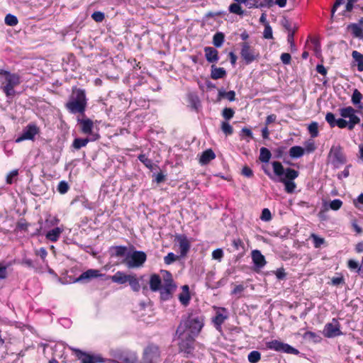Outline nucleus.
Masks as SVG:
<instances>
[{
    "label": "nucleus",
    "instance_id": "nucleus-24",
    "mask_svg": "<svg viewBox=\"0 0 363 363\" xmlns=\"http://www.w3.org/2000/svg\"><path fill=\"white\" fill-rule=\"evenodd\" d=\"M226 76V71L223 67H217L215 65L211 66V77L213 79L224 78Z\"/></svg>",
    "mask_w": 363,
    "mask_h": 363
},
{
    "label": "nucleus",
    "instance_id": "nucleus-11",
    "mask_svg": "<svg viewBox=\"0 0 363 363\" xmlns=\"http://www.w3.org/2000/svg\"><path fill=\"white\" fill-rule=\"evenodd\" d=\"M267 347L277 352H282L287 354H298L299 351L291 345L274 340L267 342Z\"/></svg>",
    "mask_w": 363,
    "mask_h": 363
},
{
    "label": "nucleus",
    "instance_id": "nucleus-17",
    "mask_svg": "<svg viewBox=\"0 0 363 363\" xmlns=\"http://www.w3.org/2000/svg\"><path fill=\"white\" fill-rule=\"evenodd\" d=\"M99 135L96 133L93 135V138L91 139L86 138H75L72 144V148L74 150H79L83 147H85L89 141H94L99 138Z\"/></svg>",
    "mask_w": 363,
    "mask_h": 363
},
{
    "label": "nucleus",
    "instance_id": "nucleus-26",
    "mask_svg": "<svg viewBox=\"0 0 363 363\" xmlns=\"http://www.w3.org/2000/svg\"><path fill=\"white\" fill-rule=\"evenodd\" d=\"M347 118H349V121L345 120V124L342 125L343 128H347L351 130L360 123V118L356 115V113H351Z\"/></svg>",
    "mask_w": 363,
    "mask_h": 363
},
{
    "label": "nucleus",
    "instance_id": "nucleus-22",
    "mask_svg": "<svg viewBox=\"0 0 363 363\" xmlns=\"http://www.w3.org/2000/svg\"><path fill=\"white\" fill-rule=\"evenodd\" d=\"M325 121L328 123L331 128L337 126L340 128H343L342 125H345V119H335V115L331 112L327 113L325 115Z\"/></svg>",
    "mask_w": 363,
    "mask_h": 363
},
{
    "label": "nucleus",
    "instance_id": "nucleus-18",
    "mask_svg": "<svg viewBox=\"0 0 363 363\" xmlns=\"http://www.w3.org/2000/svg\"><path fill=\"white\" fill-rule=\"evenodd\" d=\"M347 29L351 31L354 38L363 40V18L359 20V23H351Z\"/></svg>",
    "mask_w": 363,
    "mask_h": 363
},
{
    "label": "nucleus",
    "instance_id": "nucleus-10",
    "mask_svg": "<svg viewBox=\"0 0 363 363\" xmlns=\"http://www.w3.org/2000/svg\"><path fill=\"white\" fill-rule=\"evenodd\" d=\"M240 55L246 65L252 63L259 57V52H256L255 49L247 42L241 44Z\"/></svg>",
    "mask_w": 363,
    "mask_h": 363
},
{
    "label": "nucleus",
    "instance_id": "nucleus-46",
    "mask_svg": "<svg viewBox=\"0 0 363 363\" xmlns=\"http://www.w3.org/2000/svg\"><path fill=\"white\" fill-rule=\"evenodd\" d=\"M179 259V256L174 255L173 252H169L167 256L164 257V262L166 264H171Z\"/></svg>",
    "mask_w": 363,
    "mask_h": 363
},
{
    "label": "nucleus",
    "instance_id": "nucleus-6",
    "mask_svg": "<svg viewBox=\"0 0 363 363\" xmlns=\"http://www.w3.org/2000/svg\"><path fill=\"white\" fill-rule=\"evenodd\" d=\"M328 159V162L331 163L335 168H339L347 162L346 157L342 152V147L340 145H333L331 147Z\"/></svg>",
    "mask_w": 363,
    "mask_h": 363
},
{
    "label": "nucleus",
    "instance_id": "nucleus-27",
    "mask_svg": "<svg viewBox=\"0 0 363 363\" xmlns=\"http://www.w3.org/2000/svg\"><path fill=\"white\" fill-rule=\"evenodd\" d=\"M162 286L160 277L158 274H154L151 275L150 279V288L152 291L160 290Z\"/></svg>",
    "mask_w": 363,
    "mask_h": 363
},
{
    "label": "nucleus",
    "instance_id": "nucleus-5",
    "mask_svg": "<svg viewBox=\"0 0 363 363\" xmlns=\"http://www.w3.org/2000/svg\"><path fill=\"white\" fill-rule=\"evenodd\" d=\"M111 354L117 363H138L137 354L133 351L116 348L111 350Z\"/></svg>",
    "mask_w": 363,
    "mask_h": 363
},
{
    "label": "nucleus",
    "instance_id": "nucleus-50",
    "mask_svg": "<svg viewBox=\"0 0 363 363\" xmlns=\"http://www.w3.org/2000/svg\"><path fill=\"white\" fill-rule=\"evenodd\" d=\"M138 160L141 162H143L145 165V167H147L149 169H152V164H153L152 161L151 160L148 159L145 156V155H140L138 156Z\"/></svg>",
    "mask_w": 363,
    "mask_h": 363
},
{
    "label": "nucleus",
    "instance_id": "nucleus-61",
    "mask_svg": "<svg viewBox=\"0 0 363 363\" xmlns=\"http://www.w3.org/2000/svg\"><path fill=\"white\" fill-rule=\"evenodd\" d=\"M348 267L350 269H357V272L360 271L362 268L359 266V263L353 259L348 261Z\"/></svg>",
    "mask_w": 363,
    "mask_h": 363
},
{
    "label": "nucleus",
    "instance_id": "nucleus-36",
    "mask_svg": "<svg viewBox=\"0 0 363 363\" xmlns=\"http://www.w3.org/2000/svg\"><path fill=\"white\" fill-rule=\"evenodd\" d=\"M272 157L271 152L267 147H261L260 153H259V160L262 162L267 163L269 162L270 158Z\"/></svg>",
    "mask_w": 363,
    "mask_h": 363
},
{
    "label": "nucleus",
    "instance_id": "nucleus-37",
    "mask_svg": "<svg viewBox=\"0 0 363 363\" xmlns=\"http://www.w3.org/2000/svg\"><path fill=\"white\" fill-rule=\"evenodd\" d=\"M279 181L284 184L285 191L287 193L291 194L294 191L296 186L295 182L291 180H286V179L282 177L280 178Z\"/></svg>",
    "mask_w": 363,
    "mask_h": 363
},
{
    "label": "nucleus",
    "instance_id": "nucleus-33",
    "mask_svg": "<svg viewBox=\"0 0 363 363\" xmlns=\"http://www.w3.org/2000/svg\"><path fill=\"white\" fill-rule=\"evenodd\" d=\"M303 337L308 341H311L314 343L320 342L321 341V337L320 335L316 334L315 333L311 332V331H307L306 332Z\"/></svg>",
    "mask_w": 363,
    "mask_h": 363
},
{
    "label": "nucleus",
    "instance_id": "nucleus-54",
    "mask_svg": "<svg viewBox=\"0 0 363 363\" xmlns=\"http://www.w3.org/2000/svg\"><path fill=\"white\" fill-rule=\"evenodd\" d=\"M298 29V26L296 24L294 25V28L291 31H289L287 36V41L290 45L294 46V33Z\"/></svg>",
    "mask_w": 363,
    "mask_h": 363
},
{
    "label": "nucleus",
    "instance_id": "nucleus-45",
    "mask_svg": "<svg viewBox=\"0 0 363 363\" xmlns=\"http://www.w3.org/2000/svg\"><path fill=\"white\" fill-rule=\"evenodd\" d=\"M235 114V111L231 108H225L222 111V116L226 120H230Z\"/></svg>",
    "mask_w": 363,
    "mask_h": 363
},
{
    "label": "nucleus",
    "instance_id": "nucleus-62",
    "mask_svg": "<svg viewBox=\"0 0 363 363\" xmlns=\"http://www.w3.org/2000/svg\"><path fill=\"white\" fill-rule=\"evenodd\" d=\"M281 25L288 31H291L294 28V26H292L291 23L286 18H284L281 21Z\"/></svg>",
    "mask_w": 363,
    "mask_h": 363
},
{
    "label": "nucleus",
    "instance_id": "nucleus-60",
    "mask_svg": "<svg viewBox=\"0 0 363 363\" xmlns=\"http://www.w3.org/2000/svg\"><path fill=\"white\" fill-rule=\"evenodd\" d=\"M233 246L236 250H239L240 248L244 249V243L240 238L233 240Z\"/></svg>",
    "mask_w": 363,
    "mask_h": 363
},
{
    "label": "nucleus",
    "instance_id": "nucleus-47",
    "mask_svg": "<svg viewBox=\"0 0 363 363\" xmlns=\"http://www.w3.org/2000/svg\"><path fill=\"white\" fill-rule=\"evenodd\" d=\"M225 319H227L226 315H224L220 313H217L216 316L213 318V322H214L215 325H216L218 326H220L224 323Z\"/></svg>",
    "mask_w": 363,
    "mask_h": 363
},
{
    "label": "nucleus",
    "instance_id": "nucleus-43",
    "mask_svg": "<svg viewBox=\"0 0 363 363\" xmlns=\"http://www.w3.org/2000/svg\"><path fill=\"white\" fill-rule=\"evenodd\" d=\"M5 23L9 26H14L18 24V21L16 16L9 13L4 19Z\"/></svg>",
    "mask_w": 363,
    "mask_h": 363
},
{
    "label": "nucleus",
    "instance_id": "nucleus-58",
    "mask_svg": "<svg viewBox=\"0 0 363 363\" xmlns=\"http://www.w3.org/2000/svg\"><path fill=\"white\" fill-rule=\"evenodd\" d=\"M190 104L192 108L197 110L199 106V100L196 96L191 95L189 96Z\"/></svg>",
    "mask_w": 363,
    "mask_h": 363
},
{
    "label": "nucleus",
    "instance_id": "nucleus-29",
    "mask_svg": "<svg viewBox=\"0 0 363 363\" xmlns=\"http://www.w3.org/2000/svg\"><path fill=\"white\" fill-rule=\"evenodd\" d=\"M62 231H63L62 228L56 227V228L49 230L46 233L45 237L48 240H50L52 242H56L59 239L60 235L62 233Z\"/></svg>",
    "mask_w": 363,
    "mask_h": 363
},
{
    "label": "nucleus",
    "instance_id": "nucleus-31",
    "mask_svg": "<svg viewBox=\"0 0 363 363\" xmlns=\"http://www.w3.org/2000/svg\"><path fill=\"white\" fill-rule=\"evenodd\" d=\"M352 57L357 66V69L359 72L363 71V55L357 50L352 52Z\"/></svg>",
    "mask_w": 363,
    "mask_h": 363
},
{
    "label": "nucleus",
    "instance_id": "nucleus-14",
    "mask_svg": "<svg viewBox=\"0 0 363 363\" xmlns=\"http://www.w3.org/2000/svg\"><path fill=\"white\" fill-rule=\"evenodd\" d=\"M325 337L331 338L342 335L340 329V324L336 319L333 320V323H327L323 330Z\"/></svg>",
    "mask_w": 363,
    "mask_h": 363
},
{
    "label": "nucleus",
    "instance_id": "nucleus-20",
    "mask_svg": "<svg viewBox=\"0 0 363 363\" xmlns=\"http://www.w3.org/2000/svg\"><path fill=\"white\" fill-rule=\"evenodd\" d=\"M252 259L255 267L259 269L264 267L267 263L264 256L258 250L252 252Z\"/></svg>",
    "mask_w": 363,
    "mask_h": 363
},
{
    "label": "nucleus",
    "instance_id": "nucleus-32",
    "mask_svg": "<svg viewBox=\"0 0 363 363\" xmlns=\"http://www.w3.org/2000/svg\"><path fill=\"white\" fill-rule=\"evenodd\" d=\"M304 154V149L301 146H293L290 148L289 155L292 158H299Z\"/></svg>",
    "mask_w": 363,
    "mask_h": 363
},
{
    "label": "nucleus",
    "instance_id": "nucleus-51",
    "mask_svg": "<svg viewBox=\"0 0 363 363\" xmlns=\"http://www.w3.org/2000/svg\"><path fill=\"white\" fill-rule=\"evenodd\" d=\"M69 190V185L67 184V182H66L65 181H61L60 182V183L58 184V186H57V191L62 194H64L65 193H67Z\"/></svg>",
    "mask_w": 363,
    "mask_h": 363
},
{
    "label": "nucleus",
    "instance_id": "nucleus-28",
    "mask_svg": "<svg viewBox=\"0 0 363 363\" xmlns=\"http://www.w3.org/2000/svg\"><path fill=\"white\" fill-rule=\"evenodd\" d=\"M216 157V155L211 149H208L203 152L201 157L199 159V162L201 164H206L210 161L213 160Z\"/></svg>",
    "mask_w": 363,
    "mask_h": 363
},
{
    "label": "nucleus",
    "instance_id": "nucleus-55",
    "mask_svg": "<svg viewBox=\"0 0 363 363\" xmlns=\"http://www.w3.org/2000/svg\"><path fill=\"white\" fill-rule=\"evenodd\" d=\"M91 18L96 21V22H102L105 18V15L101 11H95L91 14Z\"/></svg>",
    "mask_w": 363,
    "mask_h": 363
},
{
    "label": "nucleus",
    "instance_id": "nucleus-59",
    "mask_svg": "<svg viewBox=\"0 0 363 363\" xmlns=\"http://www.w3.org/2000/svg\"><path fill=\"white\" fill-rule=\"evenodd\" d=\"M223 257V250L220 248H218L214 250L212 252V257L214 259H220Z\"/></svg>",
    "mask_w": 363,
    "mask_h": 363
},
{
    "label": "nucleus",
    "instance_id": "nucleus-12",
    "mask_svg": "<svg viewBox=\"0 0 363 363\" xmlns=\"http://www.w3.org/2000/svg\"><path fill=\"white\" fill-rule=\"evenodd\" d=\"M39 133V128L34 123H30L23 130L21 135L16 139V143H21L26 140H33Z\"/></svg>",
    "mask_w": 363,
    "mask_h": 363
},
{
    "label": "nucleus",
    "instance_id": "nucleus-1",
    "mask_svg": "<svg viewBox=\"0 0 363 363\" xmlns=\"http://www.w3.org/2000/svg\"><path fill=\"white\" fill-rule=\"evenodd\" d=\"M204 325V318L202 315L191 313L183 320L178 326L176 334L189 333L196 337Z\"/></svg>",
    "mask_w": 363,
    "mask_h": 363
},
{
    "label": "nucleus",
    "instance_id": "nucleus-41",
    "mask_svg": "<svg viewBox=\"0 0 363 363\" xmlns=\"http://www.w3.org/2000/svg\"><path fill=\"white\" fill-rule=\"evenodd\" d=\"M220 128L225 135H230L233 133V128L228 121H222Z\"/></svg>",
    "mask_w": 363,
    "mask_h": 363
},
{
    "label": "nucleus",
    "instance_id": "nucleus-19",
    "mask_svg": "<svg viewBox=\"0 0 363 363\" xmlns=\"http://www.w3.org/2000/svg\"><path fill=\"white\" fill-rule=\"evenodd\" d=\"M78 123L80 125V130L84 134H89L93 136L92 130L94 128V123L90 118H78Z\"/></svg>",
    "mask_w": 363,
    "mask_h": 363
},
{
    "label": "nucleus",
    "instance_id": "nucleus-56",
    "mask_svg": "<svg viewBox=\"0 0 363 363\" xmlns=\"http://www.w3.org/2000/svg\"><path fill=\"white\" fill-rule=\"evenodd\" d=\"M342 205V201L340 199H334L330 203V208L333 211L339 210Z\"/></svg>",
    "mask_w": 363,
    "mask_h": 363
},
{
    "label": "nucleus",
    "instance_id": "nucleus-52",
    "mask_svg": "<svg viewBox=\"0 0 363 363\" xmlns=\"http://www.w3.org/2000/svg\"><path fill=\"white\" fill-rule=\"evenodd\" d=\"M179 299L183 305L186 306L189 303V301H190L189 293H186V292L181 293L179 295Z\"/></svg>",
    "mask_w": 363,
    "mask_h": 363
},
{
    "label": "nucleus",
    "instance_id": "nucleus-53",
    "mask_svg": "<svg viewBox=\"0 0 363 363\" xmlns=\"http://www.w3.org/2000/svg\"><path fill=\"white\" fill-rule=\"evenodd\" d=\"M263 37L265 39H272L273 38L272 28L269 24H267L264 26Z\"/></svg>",
    "mask_w": 363,
    "mask_h": 363
},
{
    "label": "nucleus",
    "instance_id": "nucleus-21",
    "mask_svg": "<svg viewBox=\"0 0 363 363\" xmlns=\"http://www.w3.org/2000/svg\"><path fill=\"white\" fill-rule=\"evenodd\" d=\"M274 5V0H250L247 1V6L252 8H271Z\"/></svg>",
    "mask_w": 363,
    "mask_h": 363
},
{
    "label": "nucleus",
    "instance_id": "nucleus-8",
    "mask_svg": "<svg viewBox=\"0 0 363 363\" xmlns=\"http://www.w3.org/2000/svg\"><path fill=\"white\" fill-rule=\"evenodd\" d=\"M166 277L164 279V285L160 287V297L163 301L168 300L171 298L172 294L176 288L173 283L172 274L169 272L165 271Z\"/></svg>",
    "mask_w": 363,
    "mask_h": 363
},
{
    "label": "nucleus",
    "instance_id": "nucleus-63",
    "mask_svg": "<svg viewBox=\"0 0 363 363\" xmlns=\"http://www.w3.org/2000/svg\"><path fill=\"white\" fill-rule=\"evenodd\" d=\"M291 55L289 53H282L281 60L284 65H289L291 62Z\"/></svg>",
    "mask_w": 363,
    "mask_h": 363
},
{
    "label": "nucleus",
    "instance_id": "nucleus-34",
    "mask_svg": "<svg viewBox=\"0 0 363 363\" xmlns=\"http://www.w3.org/2000/svg\"><path fill=\"white\" fill-rule=\"evenodd\" d=\"M128 284L133 291L138 292L140 291V284L135 274L130 275V279L128 280Z\"/></svg>",
    "mask_w": 363,
    "mask_h": 363
},
{
    "label": "nucleus",
    "instance_id": "nucleus-25",
    "mask_svg": "<svg viewBox=\"0 0 363 363\" xmlns=\"http://www.w3.org/2000/svg\"><path fill=\"white\" fill-rule=\"evenodd\" d=\"M130 275L131 274H125L122 272H117L111 277V280L114 283L123 284L128 282Z\"/></svg>",
    "mask_w": 363,
    "mask_h": 363
},
{
    "label": "nucleus",
    "instance_id": "nucleus-7",
    "mask_svg": "<svg viewBox=\"0 0 363 363\" xmlns=\"http://www.w3.org/2000/svg\"><path fill=\"white\" fill-rule=\"evenodd\" d=\"M181 340L179 342V350L184 352L186 357L193 354L194 350V336L190 335L189 333L177 334Z\"/></svg>",
    "mask_w": 363,
    "mask_h": 363
},
{
    "label": "nucleus",
    "instance_id": "nucleus-4",
    "mask_svg": "<svg viewBox=\"0 0 363 363\" xmlns=\"http://www.w3.org/2000/svg\"><path fill=\"white\" fill-rule=\"evenodd\" d=\"M147 259V255L143 251L135 250L132 254H128L122 263L128 269L138 268L143 265Z\"/></svg>",
    "mask_w": 363,
    "mask_h": 363
},
{
    "label": "nucleus",
    "instance_id": "nucleus-38",
    "mask_svg": "<svg viewBox=\"0 0 363 363\" xmlns=\"http://www.w3.org/2000/svg\"><path fill=\"white\" fill-rule=\"evenodd\" d=\"M357 111L352 106H347L339 109V113L342 118H347L352 113H356Z\"/></svg>",
    "mask_w": 363,
    "mask_h": 363
},
{
    "label": "nucleus",
    "instance_id": "nucleus-15",
    "mask_svg": "<svg viewBox=\"0 0 363 363\" xmlns=\"http://www.w3.org/2000/svg\"><path fill=\"white\" fill-rule=\"evenodd\" d=\"M104 275V274H101L100 271L98 269H90L82 273L79 277L74 280L73 282H89L92 279L98 278Z\"/></svg>",
    "mask_w": 363,
    "mask_h": 363
},
{
    "label": "nucleus",
    "instance_id": "nucleus-9",
    "mask_svg": "<svg viewBox=\"0 0 363 363\" xmlns=\"http://www.w3.org/2000/svg\"><path fill=\"white\" fill-rule=\"evenodd\" d=\"M272 167L274 169V174L278 177H281L283 175L285 176V178L286 180H291L293 181L298 176V172L291 169V168H286L284 169L283 165L281 162L275 161L272 162Z\"/></svg>",
    "mask_w": 363,
    "mask_h": 363
},
{
    "label": "nucleus",
    "instance_id": "nucleus-42",
    "mask_svg": "<svg viewBox=\"0 0 363 363\" xmlns=\"http://www.w3.org/2000/svg\"><path fill=\"white\" fill-rule=\"evenodd\" d=\"M247 359L250 363H257L261 359V354L256 350L252 351L249 353Z\"/></svg>",
    "mask_w": 363,
    "mask_h": 363
},
{
    "label": "nucleus",
    "instance_id": "nucleus-16",
    "mask_svg": "<svg viewBox=\"0 0 363 363\" xmlns=\"http://www.w3.org/2000/svg\"><path fill=\"white\" fill-rule=\"evenodd\" d=\"M174 240L179 244L180 256L185 257L190 249V242L186 236L184 235H177Z\"/></svg>",
    "mask_w": 363,
    "mask_h": 363
},
{
    "label": "nucleus",
    "instance_id": "nucleus-35",
    "mask_svg": "<svg viewBox=\"0 0 363 363\" xmlns=\"http://www.w3.org/2000/svg\"><path fill=\"white\" fill-rule=\"evenodd\" d=\"M225 35L221 32L216 33L213 37V44L216 48H220L224 43Z\"/></svg>",
    "mask_w": 363,
    "mask_h": 363
},
{
    "label": "nucleus",
    "instance_id": "nucleus-30",
    "mask_svg": "<svg viewBox=\"0 0 363 363\" xmlns=\"http://www.w3.org/2000/svg\"><path fill=\"white\" fill-rule=\"evenodd\" d=\"M127 251V247L123 245L114 246L111 248V256H115L117 257L123 256L126 257V255H128Z\"/></svg>",
    "mask_w": 363,
    "mask_h": 363
},
{
    "label": "nucleus",
    "instance_id": "nucleus-64",
    "mask_svg": "<svg viewBox=\"0 0 363 363\" xmlns=\"http://www.w3.org/2000/svg\"><path fill=\"white\" fill-rule=\"evenodd\" d=\"M242 174L247 177H251L253 175L252 170L247 166L242 168Z\"/></svg>",
    "mask_w": 363,
    "mask_h": 363
},
{
    "label": "nucleus",
    "instance_id": "nucleus-44",
    "mask_svg": "<svg viewBox=\"0 0 363 363\" xmlns=\"http://www.w3.org/2000/svg\"><path fill=\"white\" fill-rule=\"evenodd\" d=\"M362 99V94L361 92L355 89L352 95V102L354 105H358L361 103V100Z\"/></svg>",
    "mask_w": 363,
    "mask_h": 363
},
{
    "label": "nucleus",
    "instance_id": "nucleus-49",
    "mask_svg": "<svg viewBox=\"0 0 363 363\" xmlns=\"http://www.w3.org/2000/svg\"><path fill=\"white\" fill-rule=\"evenodd\" d=\"M18 169H13L6 175V183L8 184H11L13 182V179L18 176Z\"/></svg>",
    "mask_w": 363,
    "mask_h": 363
},
{
    "label": "nucleus",
    "instance_id": "nucleus-40",
    "mask_svg": "<svg viewBox=\"0 0 363 363\" xmlns=\"http://www.w3.org/2000/svg\"><path fill=\"white\" fill-rule=\"evenodd\" d=\"M229 11L232 13H235L239 16H242L244 14V11L242 9L240 4L238 2L231 4L228 9Z\"/></svg>",
    "mask_w": 363,
    "mask_h": 363
},
{
    "label": "nucleus",
    "instance_id": "nucleus-57",
    "mask_svg": "<svg viewBox=\"0 0 363 363\" xmlns=\"http://www.w3.org/2000/svg\"><path fill=\"white\" fill-rule=\"evenodd\" d=\"M261 220L264 221H269L272 219V214L268 208H264L260 216Z\"/></svg>",
    "mask_w": 363,
    "mask_h": 363
},
{
    "label": "nucleus",
    "instance_id": "nucleus-48",
    "mask_svg": "<svg viewBox=\"0 0 363 363\" xmlns=\"http://www.w3.org/2000/svg\"><path fill=\"white\" fill-rule=\"evenodd\" d=\"M311 238H313V245L315 248H318L325 242V240L323 238L318 236L315 234H312Z\"/></svg>",
    "mask_w": 363,
    "mask_h": 363
},
{
    "label": "nucleus",
    "instance_id": "nucleus-39",
    "mask_svg": "<svg viewBox=\"0 0 363 363\" xmlns=\"http://www.w3.org/2000/svg\"><path fill=\"white\" fill-rule=\"evenodd\" d=\"M308 130L311 138H316L318 135V123L315 121L311 122L308 126Z\"/></svg>",
    "mask_w": 363,
    "mask_h": 363
},
{
    "label": "nucleus",
    "instance_id": "nucleus-23",
    "mask_svg": "<svg viewBox=\"0 0 363 363\" xmlns=\"http://www.w3.org/2000/svg\"><path fill=\"white\" fill-rule=\"evenodd\" d=\"M205 57L210 62H217L219 60L218 50L213 47L204 48Z\"/></svg>",
    "mask_w": 363,
    "mask_h": 363
},
{
    "label": "nucleus",
    "instance_id": "nucleus-2",
    "mask_svg": "<svg viewBox=\"0 0 363 363\" xmlns=\"http://www.w3.org/2000/svg\"><path fill=\"white\" fill-rule=\"evenodd\" d=\"M87 106V99L84 89L74 88L69 96V101L66 103L65 107L72 114H84Z\"/></svg>",
    "mask_w": 363,
    "mask_h": 363
},
{
    "label": "nucleus",
    "instance_id": "nucleus-13",
    "mask_svg": "<svg viewBox=\"0 0 363 363\" xmlns=\"http://www.w3.org/2000/svg\"><path fill=\"white\" fill-rule=\"evenodd\" d=\"M73 350L81 363H101L104 362L103 358L99 355L90 354L79 349H73Z\"/></svg>",
    "mask_w": 363,
    "mask_h": 363
},
{
    "label": "nucleus",
    "instance_id": "nucleus-3",
    "mask_svg": "<svg viewBox=\"0 0 363 363\" xmlns=\"http://www.w3.org/2000/svg\"><path fill=\"white\" fill-rule=\"evenodd\" d=\"M6 76H3L1 82V89L5 94L6 97H13L16 94L14 88L21 82V77L16 73H6Z\"/></svg>",
    "mask_w": 363,
    "mask_h": 363
}]
</instances>
